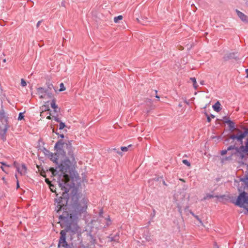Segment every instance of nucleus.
<instances>
[{
	"instance_id": "f257e3e1",
	"label": "nucleus",
	"mask_w": 248,
	"mask_h": 248,
	"mask_svg": "<svg viewBox=\"0 0 248 248\" xmlns=\"http://www.w3.org/2000/svg\"><path fill=\"white\" fill-rule=\"evenodd\" d=\"M62 175L57 182L62 190V195L57 194L55 199V211L60 214L59 222L65 227L66 232L75 234L80 232L78 224V217L86 212L89 200L79 191L78 185L80 179L77 172L70 169V162L66 160L59 166Z\"/></svg>"
},
{
	"instance_id": "f03ea898",
	"label": "nucleus",
	"mask_w": 248,
	"mask_h": 248,
	"mask_svg": "<svg viewBox=\"0 0 248 248\" xmlns=\"http://www.w3.org/2000/svg\"><path fill=\"white\" fill-rule=\"evenodd\" d=\"M238 130V133L236 135H231L229 138L224 140V143L228 142L230 140H234L240 142V146H235V145H231L228 147V151L235 150L230 157H227L226 159L231 158L233 155H236L241 159H243L246 156H248V128H244V131Z\"/></svg>"
},
{
	"instance_id": "7ed1b4c3",
	"label": "nucleus",
	"mask_w": 248,
	"mask_h": 248,
	"mask_svg": "<svg viewBox=\"0 0 248 248\" xmlns=\"http://www.w3.org/2000/svg\"><path fill=\"white\" fill-rule=\"evenodd\" d=\"M54 148L58 154H60L62 157L66 156V152L63 149L67 151V157L70 160L74 162L75 161V156L72 149V145L70 141H68V143H64L62 140L58 141L54 146Z\"/></svg>"
},
{
	"instance_id": "20e7f679",
	"label": "nucleus",
	"mask_w": 248,
	"mask_h": 248,
	"mask_svg": "<svg viewBox=\"0 0 248 248\" xmlns=\"http://www.w3.org/2000/svg\"><path fill=\"white\" fill-rule=\"evenodd\" d=\"M60 155L61 154H58L57 152L55 154H52L51 153L48 155L50 159L57 165V166L56 167L55 169L54 168H51L50 170L53 176H56L57 175L59 176L58 178H60V176L62 175V171L60 170L59 166L66 160H67L70 162V169L73 171H75L72 167V164L73 162L71 161L67 156H65V157H64V158L63 160H62L61 159H60Z\"/></svg>"
},
{
	"instance_id": "39448f33",
	"label": "nucleus",
	"mask_w": 248,
	"mask_h": 248,
	"mask_svg": "<svg viewBox=\"0 0 248 248\" xmlns=\"http://www.w3.org/2000/svg\"><path fill=\"white\" fill-rule=\"evenodd\" d=\"M8 115L2 109L0 110V138L3 140H6L5 134L9 126L8 124Z\"/></svg>"
},
{
	"instance_id": "423d86ee",
	"label": "nucleus",
	"mask_w": 248,
	"mask_h": 248,
	"mask_svg": "<svg viewBox=\"0 0 248 248\" xmlns=\"http://www.w3.org/2000/svg\"><path fill=\"white\" fill-rule=\"evenodd\" d=\"M233 203L236 205L245 209L246 210V212L244 213L245 214L248 213V206L245 205V203L248 204V195L246 192H241L238 196L236 201Z\"/></svg>"
},
{
	"instance_id": "0eeeda50",
	"label": "nucleus",
	"mask_w": 248,
	"mask_h": 248,
	"mask_svg": "<svg viewBox=\"0 0 248 248\" xmlns=\"http://www.w3.org/2000/svg\"><path fill=\"white\" fill-rule=\"evenodd\" d=\"M237 52H232L225 55L223 57L224 61H227L231 59L237 60L238 59Z\"/></svg>"
},
{
	"instance_id": "6e6552de",
	"label": "nucleus",
	"mask_w": 248,
	"mask_h": 248,
	"mask_svg": "<svg viewBox=\"0 0 248 248\" xmlns=\"http://www.w3.org/2000/svg\"><path fill=\"white\" fill-rule=\"evenodd\" d=\"M223 119L224 122L228 124V126L230 128V130L231 131H233L235 128V123L232 120L228 119L226 116H224L223 117Z\"/></svg>"
},
{
	"instance_id": "1a4fd4ad",
	"label": "nucleus",
	"mask_w": 248,
	"mask_h": 248,
	"mask_svg": "<svg viewBox=\"0 0 248 248\" xmlns=\"http://www.w3.org/2000/svg\"><path fill=\"white\" fill-rule=\"evenodd\" d=\"M61 237L59 240V246L60 244H63V246H67V244L66 241V232L64 230H62L61 232Z\"/></svg>"
},
{
	"instance_id": "9d476101",
	"label": "nucleus",
	"mask_w": 248,
	"mask_h": 248,
	"mask_svg": "<svg viewBox=\"0 0 248 248\" xmlns=\"http://www.w3.org/2000/svg\"><path fill=\"white\" fill-rule=\"evenodd\" d=\"M235 12L237 14V16L240 18V19L245 22L248 23V16L245 15L244 13L239 11L237 9L235 10Z\"/></svg>"
},
{
	"instance_id": "9b49d317",
	"label": "nucleus",
	"mask_w": 248,
	"mask_h": 248,
	"mask_svg": "<svg viewBox=\"0 0 248 248\" xmlns=\"http://www.w3.org/2000/svg\"><path fill=\"white\" fill-rule=\"evenodd\" d=\"M16 170L21 175H25L27 173V169L25 164H22L21 167L17 166Z\"/></svg>"
},
{
	"instance_id": "f8f14e48",
	"label": "nucleus",
	"mask_w": 248,
	"mask_h": 248,
	"mask_svg": "<svg viewBox=\"0 0 248 248\" xmlns=\"http://www.w3.org/2000/svg\"><path fill=\"white\" fill-rule=\"evenodd\" d=\"M37 93L40 95V98H44L45 94L48 93V90H46L43 88L39 87L37 89Z\"/></svg>"
},
{
	"instance_id": "ddd939ff",
	"label": "nucleus",
	"mask_w": 248,
	"mask_h": 248,
	"mask_svg": "<svg viewBox=\"0 0 248 248\" xmlns=\"http://www.w3.org/2000/svg\"><path fill=\"white\" fill-rule=\"evenodd\" d=\"M136 19L139 23L143 25H147V23L149 22L147 17H141L140 18H137Z\"/></svg>"
},
{
	"instance_id": "4468645a",
	"label": "nucleus",
	"mask_w": 248,
	"mask_h": 248,
	"mask_svg": "<svg viewBox=\"0 0 248 248\" xmlns=\"http://www.w3.org/2000/svg\"><path fill=\"white\" fill-rule=\"evenodd\" d=\"M220 103L219 101H217L213 106V108L216 112H219L221 110Z\"/></svg>"
},
{
	"instance_id": "2eb2a0df",
	"label": "nucleus",
	"mask_w": 248,
	"mask_h": 248,
	"mask_svg": "<svg viewBox=\"0 0 248 248\" xmlns=\"http://www.w3.org/2000/svg\"><path fill=\"white\" fill-rule=\"evenodd\" d=\"M190 80L193 82V88L195 89H197L198 87V84L197 83V81H196V79L195 78L193 77V78H190Z\"/></svg>"
},
{
	"instance_id": "dca6fc26",
	"label": "nucleus",
	"mask_w": 248,
	"mask_h": 248,
	"mask_svg": "<svg viewBox=\"0 0 248 248\" xmlns=\"http://www.w3.org/2000/svg\"><path fill=\"white\" fill-rule=\"evenodd\" d=\"M214 197L218 198V196H214L213 194H211L210 193H208L206 195V196L203 198V200H206L209 199L213 198Z\"/></svg>"
},
{
	"instance_id": "f3484780",
	"label": "nucleus",
	"mask_w": 248,
	"mask_h": 248,
	"mask_svg": "<svg viewBox=\"0 0 248 248\" xmlns=\"http://www.w3.org/2000/svg\"><path fill=\"white\" fill-rule=\"evenodd\" d=\"M51 108L53 109L58 108V106L56 104V100L55 99H53L50 103Z\"/></svg>"
},
{
	"instance_id": "a211bd4d",
	"label": "nucleus",
	"mask_w": 248,
	"mask_h": 248,
	"mask_svg": "<svg viewBox=\"0 0 248 248\" xmlns=\"http://www.w3.org/2000/svg\"><path fill=\"white\" fill-rule=\"evenodd\" d=\"M123 19V16L122 15L118 16L114 18V22L116 23H118L119 20Z\"/></svg>"
},
{
	"instance_id": "6ab92c4d",
	"label": "nucleus",
	"mask_w": 248,
	"mask_h": 248,
	"mask_svg": "<svg viewBox=\"0 0 248 248\" xmlns=\"http://www.w3.org/2000/svg\"><path fill=\"white\" fill-rule=\"evenodd\" d=\"M241 181L244 182L245 185L248 186V177H245L244 178H242L240 179Z\"/></svg>"
},
{
	"instance_id": "aec40b11",
	"label": "nucleus",
	"mask_w": 248,
	"mask_h": 248,
	"mask_svg": "<svg viewBox=\"0 0 248 248\" xmlns=\"http://www.w3.org/2000/svg\"><path fill=\"white\" fill-rule=\"evenodd\" d=\"M60 89H59V91L60 92H62V91H64L65 90V88L64 87V84L63 83H61L60 85Z\"/></svg>"
},
{
	"instance_id": "412c9836",
	"label": "nucleus",
	"mask_w": 248,
	"mask_h": 248,
	"mask_svg": "<svg viewBox=\"0 0 248 248\" xmlns=\"http://www.w3.org/2000/svg\"><path fill=\"white\" fill-rule=\"evenodd\" d=\"M24 112H20L19 113V114L18 115V120L21 121L24 119Z\"/></svg>"
},
{
	"instance_id": "4be33fe9",
	"label": "nucleus",
	"mask_w": 248,
	"mask_h": 248,
	"mask_svg": "<svg viewBox=\"0 0 248 248\" xmlns=\"http://www.w3.org/2000/svg\"><path fill=\"white\" fill-rule=\"evenodd\" d=\"M49 187L51 191L53 192H55V193L57 194V192L56 191V188L55 187V186L52 184L49 185Z\"/></svg>"
},
{
	"instance_id": "5701e85b",
	"label": "nucleus",
	"mask_w": 248,
	"mask_h": 248,
	"mask_svg": "<svg viewBox=\"0 0 248 248\" xmlns=\"http://www.w3.org/2000/svg\"><path fill=\"white\" fill-rule=\"evenodd\" d=\"M132 147L133 145L132 144H129L127 146H125V152L128 150H131Z\"/></svg>"
},
{
	"instance_id": "b1692460",
	"label": "nucleus",
	"mask_w": 248,
	"mask_h": 248,
	"mask_svg": "<svg viewBox=\"0 0 248 248\" xmlns=\"http://www.w3.org/2000/svg\"><path fill=\"white\" fill-rule=\"evenodd\" d=\"M53 85L51 83H48L47 84V89L46 90H48V92L51 90L52 88H53ZM49 94V93H48Z\"/></svg>"
},
{
	"instance_id": "393cba45",
	"label": "nucleus",
	"mask_w": 248,
	"mask_h": 248,
	"mask_svg": "<svg viewBox=\"0 0 248 248\" xmlns=\"http://www.w3.org/2000/svg\"><path fill=\"white\" fill-rule=\"evenodd\" d=\"M65 126V124L64 123L61 122H60L59 129L62 130Z\"/></svg>"
},
{
	"instance_id": "a878e982",
	"label": "nucleus",
	"mask_w": 248,
	"mask_h": 248,
	"mask_svg": "<svg viewBox=\"0 0 248 248\" xmlns=\"http://www.w3.org/2000/svg\"><path fill=\"white\" fill-rule=\"evenodd\" d=\"M182 162H183V163L185 165H186V166H188V167L190 166V162H189L187 160H186V159H184V160H183Z\"/></svg>"
},
{
	"instance_id": "bb28decb",
	"label": "nucleus",
	"mask_w": 248,
	"mask_h": 248,
	"mask_svg": "<svg viewBox=\"0 0 248 248\" xmlns=\"http://www.w3.org/2000/svg\"><path fill=\"white\" fill-rule=\"evenodd\" d=\"M21 85L22 87H25L27 85L26 81L23 78H22L21 80Z\"/></svg>"
},
{
	"instance_id": "cd10ccee",
	"label": "nucleus",
	"mask_w": 248,
	"mask_h": 248,
	"mask_svg": "<svg viewBox=\"0 0 248 248\" xmlns=\"http://www.w3.org/2000/svg\"><path fill=\"white\" fill-rule=\"evenodd\" d=\"M44 153L46 155H49V154L51 153L47 149L44 148Z\"/></svg>"
},
{
	"instance_id": "c85d7f7f",
	"label": "nucleus",
	"mask_w": 248,
	"mask_h": 248,
	"mask_svg": "<svg viewBox=\"0 0 248 248\" xmlns=\"http://www.w3.org/2000/svg\"><path fill=\"white\" fill-rule=\"evenodd\" d=\"M205 114L206 115V116L207 117V122L208 123H210L211 121V118H210V116L207 113L205 112Z\"/></svg>"
},
{
	"instance_id": "c756f323",
	"label": "nucleus",
	"mask_w": 248,
	"mask_h": 248,
	"mask_svg": "<svg viewBox=\"0 0 248 248\" xmlns=\"http://www.w3.org/2000/svg\"><path fill=\"white\" fill-rule=\"evenodd\" d=\"M53 118H54V120L55 121H56L57 122H59V123H60V122H61V120H60V119L58 118V115H57V116H53Z\"/></svg>"
},
{
	"instance_id": "7c9ffc66",
	"label": "nucleus",
	"mask_w": 248,
	"mask_h": 248,
	"mask_svg": "<svg viewBox=\"0 0 248 248\" xmlns=\"http://www.w3.org/2000/svg\"><path fill=\"white\" fill-rule=\"evenodd\" d=\"M228 152V150L227 149L226 150H222L220 151V154L222 155H225V154H227Z\"/></svg>"
},
{
	"instance_id": "2f4dec72",
	"label": "nucleus",
	"mask_w": 248,
	"mask_h": 248,
	"mask_svg": "<svg viewBox=\"0 0 248 248\" xmlns=\"http://www.w3.org/2000/svg\"><path fill=\"white\" fill-rule=\"evenodd\" d=\"M106 224H107V226H108V225H109L111 224V220H110L109 217L107 218Z\"/></svg>"
},
{
	"instance_id": "473e14b6",
	"label": "nucleus",
	"mask_w": 248,
	"mask_h": 248,
	"mask_svg": "<svg viewBox=\"0 0 248 248\" xmlns=\"http://www.w3.org/2000/svg\"><path fill=\"white\" fill-rule=\"evenodd\" d=\"M155 209L153 210V213L151 214V216L152 217H155Z\"/></svg>"
},
{
	"instance_id": "72a5a7b5",
	"label": "nucleus",
	"mask_w": 248,
	"mask_h": 248,
	"mask_svg": "<svg viewBox=\"0 0 248 248\" xmlns=\"http://www.w3.org/2000/svg\"><path fill=\"white\" fill-rule=\"evenodd\" d=\"M195 218H196L201 224H202V221L201 219L199 218L198 216H195Z\"/></svg>"
},
{
	"instance_id": "f704fd0d",
	"label": "nucleus",
	"mask_w": 248,
	"mask_h": 248,
	"mask_svg": "<svg viewBox=\"0 0 248 248\" xmlns=\"http://www.w3.org/2000/svg\"><path fill=\"white\" fill-rule=\"evenodd\" d=\"M0 163L2 164V166H5L7 167H10V165H7L5 163H4L3 162H0Z\"/></svg>"
},
{
	"instance_id": "c9c22d12",
	"label": "nucleus",
	"mask_w": 248,
	"mask_h": 248,
	"mask_svg": "<svg viewBox=\"0 0 248 248\" xmlns=\"http://www.w3.org/2000/svg\"><path fill=\"white\" fill-rule=\"evenodd\" d=\"M14 166H15L16 168L17 166H19V164H18L17 163H16V162H14Z\"/></svg>"
},
{
	"instance_id": "e433bc0d",
	"label": "nucleus",
	"mask_w": 248,
	"mask_h": 248,
	"mask_svg": "<svg viewBox=\"0 0 248 248\" xmlns=\"http://www.w3.org/2000/svg\"><path fill=\"white\" fill-rule=\"evenodd\" d=\"M0 168L1 169V170H2L3 171H4L5 173H7V171L6 170H5V169H4V168H3V166H1V167H0Z\"/></svg>"
},
{
	"instance_id": "4c0bfd02",
	"label": "nucleus",
	"mask_w": 248,
	"mask_h": 248,
	"mask_svg": "<svg viewBox=\"0 0 248 248\" xmlns=\"http://www.w3.org/2000/svg\"><path fill=\"white\" fill-rule=\"evenodd\" d=\"M41 23V21H39L37 23V24H36V27L38 28L40 25V23Z\"/></svg>"
},
{
	"instance_id": "58836bf2",
	"label": "nucleus",
	"mask_w": 248,
	"mask_h": 248,
	"mask_svg": "<svg viewBox=\"0 0 248 248\" xmlns=\"http://www.w3.org/2000/svg\"><path fill=\"white\" fill-rule=\"evenodd\" d=\"M54 112H55L57 113V112H59V111H60V108H55V109H54Z\"/></svg>"
},
{
	"instance_id": "ea45409f",
	"label": "nucleus",
	"mask_w": 248,
	"mask_h": 248,
	"mask_svg": "<svg viewBox=\"0 0 248 248\" xmlns=\"http://www.w3.org/2000/svg\"><path fill=\"white\" fill-rule=\"evenodd\" d=\"M103 210H101L99 212V216H101L103 215Z\"/></svg>"
},
{
	"instance_id": "a19ab883",
	"label": "nucleus",
	"mask_w": 248,
	"mask_h": 248,
	"mask_svg": "<svg viewBox=\"0 0 248 248\" xmlns=\"http://www.w3.org/2000/svg\"><path fill=\"white\" fill-rule=\"evenodd\" d=\"M59 136H60L61 138H62V139L64 138V135H63V134H60V135H59Z\"/></svg>"
},
{
	"instance_id": "79ce46f5",
	"label": "nucleus",
	"mask_w": 248,
	"mask_h": 248,
	"mask_svg": "<svg viewBox=\"0 0 248 248\" xmlns=\"http://www.w3.org/2000/svg\"><path fill=\"white\" fill-rule=\"evenodd\" d=\"M16 187H17V188H18L19 187V182H18V180L17 181V183H16Z\"/></svg>"
},
{
	"instance_id": "37998d69",
	"label": "nucleus",
	"mask_w": 248,
	"mask_h": 248,
	"mask_svg": "<svg viewBox=\"0 0 248 248\" xmlns=\"http://www.w3.org/2000/svg\"><path fill=\"white\" fill-rule=\"evenodd\" d=\"M46 119H48V120L51 119V117L50 115L48 116H47Z\"/></svg>"
},
{
	"instance_id": "c03bdc74",
	"label": "nucleus",
	"mask_w": 248,
	"mask_h": 248,
	"mask_svg": "<svg viewBox=\"0 0 248 248\" xmlns=\"http://www.w3.org/2000/svg\"><path fill=\"white\" fill-rule=\"evenodd\" d=\"M50 110V108H49L48 107H47V108H46L45 109V111H49Z\"/></svg>"
},
{
	"instance_id": "a18cd8bd",
	"label": "nucleus",
	"mask_w": 248,
	"mask_h": 248,
	"mask_svg": "<svg viewBox=\"0 0 248 248\" xmlns=\"http://www.w3.org/2000/svg\"><path fill=\"white\" fill-rule=\"evenodd\" d=\"M61 4H62V6H63V7H64V6H65V3H64V2L63 1H62V2Z\"/></svg>"
},
{
	"instance_id": "49530a36",
	"label": "nucleus",
	"mask_w": 248,
	"mask_h": 248,
	"mask_svg": "<svg viewBox=\"0 0 248 248\" xmlns=\"http://www.w3.org/2000/svg\"><path fill=\"white\" fill-rule=\"evenodd\" d=\"M210 116V118L211 117L212 118H214L215 117V116L213 114H211Z\"/></svg>"
},
{
	"instance_id": "de8ad7c7",
	"label": "nucleus",
	"mask_w": 248,
	"mask_h": 248,
	"mask_svg": "<svg viewBox=\"0 0 248 248\" xmlns=\"http://www.w3.org/2000/svg\"><path fill=\"white\" fill-rule=\"evenodd\" d=\"M121 149L122 151H124V146H122L121 147Z\"/></svg>"
},
{
	"instance_id": "09e8293b",
	"label": "nucleus",
	"mask_w": 248,
	"mask_h": 248,
	"mask_svg": "<svg viewBox=\"0 0 248 248\" xmlns=\"http://www.w3.org/2000/svg\"><path fill=\"white\" fill-rule=\"evenodd\" d=\"M200 83H201V84H202V85H204V81H203V80H202V81H201L200 82Z\"/></svg>"
},
{
	"instance_id": "8fccbe9b",
	"label": "nucleus",
	"mask_w": 248,
	"mask_h": 248,
	"mask_svg": "<svg viewBox=\"0 0 248 248\" xmlns=\"http://www.w3.org/2000/svg\"><path fill=\"white\" fill-rule=\"evenodd\" d=\"M214 138H216V140L219 139L220 138L219 137H215Z\"/></svg>"
},
{
	"instance_id": "3c124183",
	"label": "nucleus",
	"mask_w": 248,
	"mask_h": 248,
	"mask_svg": "<svg viewBox=\"0 0 248 248\" xmlns=\"http://www.w3.org/2000/svg\"><path fill=\"white\" fill-rule=\"evenodd\" d=\"M214 138H216V140L219 139L220 138L219 137H215Z\"/></svg>"
},
{
	"instance_id": "603ef678",
	"label": "nucleus",
	"mask_w": 248,
	"mask_h": 248,
	"mask_svg": "<svg viewBox=\"0 0 248 248\" xmlns=\"http://www.w3.org/2000/svg\"><path fill=\"white\" fill-rule=\"evenodd\" d=\"M163 185H164L165 186H167V184H166V183H165V182L164 181H163Z\"/></svg>"
},
{
	"instance_id": "864d4df0",
	"label": "nucleus",
	"mask_w": 248,
	"mask_h": 248,
	"mask_svg": "<svg viewBox=\"0 0 248 248\" xmlns=\"http://www.w3.org/2000/svg\"><path fill=\"white\" fill-rule=\"evenodd\" d=\"M118 152L119 154H120L121 156H122V155H123V154H122V153H121V152Z\"/></svg>"
},
{
	"instance_id": "5fc2aeb1",
	"label": "nucleus",
	"mask_w": 248,
	"mask_h": 248,
	"mask_svg": "<svg viewBox=\"0 0 248 248\" xmlns=\"http://www.w3.org/2000/svg\"><path fill=\"white\" fill-rule=\"evenodd\" d=\"M155 97H156V98H158V99H159V96L158 95H155Z\"/></svg>"
},
{
	"instance_id": "6e6d98bb",
	"label": "nucleus",
	"mask_w": 248,
	"mask_h": 248,
	"mask_svg": "<svg viewBox=\"0 0 248 248\" xmlns=\"http://www.w3.org/2000/svg\"><path fill=\"white\" fill-rule=\"evenodd\" d=\"M185 102V103H186L187 105H188V104H189V103H188L186 100Z\"/></svg>"
},
{
	"instance_id": "4d7b16f0",
	"label": "nucleus",
	"mask_w": 248,
	"mask_h": 248,
	"mask_svg": "<svg viewBox=\"0 0 248 248\" xmlns=\"http://www.w3.org/2000/svg\"><path fill=\"white\" fill-rule=\"evenodd\" d=\"M3 62H6V59H3Z\"/></svg>"
},
{
	"instance_id": "13d9d810",
	"label": "nucleus",
	"mask_w": 248,
	"mask_h": 248,
	"mask_svg": "<svg viewBox=\"0 0 248 248\" xmlns=\"http://www.w3.org/2000/svg\"><path fill=\"white\" fill-rule=\"evenodd\" d=\"M246 72L248 73V69L245 70Z\"/></svg>"
},
{
	"instance_id": "bf43d9fd",
	"label": "nucleus",
	"mask_w": 248,
	"mask_h": 248,
	"mask_svg": "<svg viewBox=\"0 0 248 248\" xmlns=\"http://www.w3.org/2000/svg\"><path fill=\"white\" fill-rule=\"evenodd\" d=\"M191 215H192L193 216L195 215V214H194L193 213H192V212H191Z\"/></svg>"
},
{
	"instance_id": "052dcab7",
	"label": "nucleus",
	"mask_w": 248,
	"mask_h": 248,
	"mask_svg": "<svg viewBox=\"0 0 248 248\" xmlns=\"http://www.w3.org/2000/svg\"><path fill=\"white\" fill-rule=\"evenodd\" d=\"M46 183H48V181L47 180V179H46Z\"/></svg>"
},
{
	"instance_id": "680f3d73",
	"label": "nucleus",
	"mask_w": 248,
	"mask_h": 248,
	"mask_svg": "<svg viewBox=\"0 0 248 248\" xmlns=\"http://www.w3.org/2000/svg\"><path fill=\"white\" fill-rule=\"evenodd\" d=\"M146 240L149 241V240H150V238H146Z\"/></svg>"
},
{
	"instance_id": "e2e57ef3",
	"label": "nucleus",
	"mask_w": 248,
	"mask_h": 248,
	"mask_svg": "<svg viewBox=\"0 0 248 248\" xmlns=\"http://www.w3.org/2000/svg\"><path fill=\"white\" fill-rule=\"evenodd\" d=\"M51 95H52V93H50V94H49V96L50 97L51 96Z\"/></svg>"
},
{
	"instance_id": "0e129e2a",
	"label": "nucleus",
	"mask_w": 248,
	"mask_h": 248,
	"mask_svg": "<svg viewBox=\"0 0 248 248\" xmlns=\"http://www.w3.org/2000/svg\"><path fill=\"white\" fill-rule=\"evenodd\" d=\"M15 177H16V178L17 179V175H16H16H15Z\"/></svg>"
},
{
	"instance_id": "69168bd1",
	"label": "nucleus",
	"mask_w": 248,
	"mask_h": 248,
	"mask_svg": "<svg viewBox=\"0 0 248 248\" xmlns=\"http://www.w3.org/2000/svg\"><path fill=\"white\" fill-rule=\"evenodd\" d=\"M113 150H114V151H116V149L114 148V149H113Z\"/></svg>"
},
{
	"instance_id": "338daca9",
	"label": "nucleus",
	"mask_w": 248,
	"mask_h": 248,
	"mask_svg": "<svg viewBox=\"0 0 248 248\" xmlns=\"http://www.w3.org/2000/svg\"><path fill=\"white\" fill-rule=\"evenodd\" d=\"M246 78H248V75H247Z\"/></svg>"
},
{
	"instance_id": "774afa93",
	"label": "nucleus",
	"mask_w": 248,
	"mask_h": 248,
	"mask_svg": "<svg viewBox=\"0 0 248 248\" xmlns=\"http://www.w3.org/2000/svg\"><path fill=\"white\" fill-rule=\"evenodd\" d=\"M247 168L248 169V164H247Z\"/></svg>"
}]
</instances>
